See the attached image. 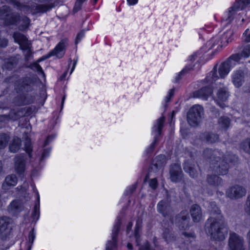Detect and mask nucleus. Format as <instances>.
I'll list each match as a JSON object with an SVG mask.
<instances>
[{
    "mask_svg": "<svg viewBox=\"0 0 250 250\" xmlns=\"http://www.w3.org/2000/svg\"><path fill=\"white\" fill-rule=\"evenodd\" d=\"M203 156L209 162V170L220 175H225L228 172L229 167L227 161L235 163L238 161L235 155L228 153L224 156L220 151L209 148L204 150Z\"/></svg>",
    "mask_w": 250,
    "mask_h": 250,
    "instance_id": "1",
    "label": "nucleus"
},
{
    "mask_svg": "<svg viewBox=\"0 0 250 250\" xmlns=\"http://www.w3.org/2000/svg\"><path fill=\"white\" fill-rule=\"evenodd\" d=\"M225 221L223 215L217 218L210 217L206 221L205 230L207 233L210 236L212 239L221 241L225 239L224 232Z\"/></svg>",
    "mask_w": 250,
    "mask_h": 250,
    "instance_id": "2",
    "label": "nucleus"
},
{
    "mask_svg": "<svg viewBox=\"0 0 250 250\" xmlns=\"http://www.w3.org/2000/svg\"><path fill=\"white\" fill-rule=\"evenodd\" d=\"M204 115V109L199 104L191 107L187 114V121L190 126H197L202 121Z\"/></svg>",
    "mask_w": 250,
    "mask_h": 250,
    "instance_id": "3",
    "label": "nucleus"
},
{
    "mask_svg": "<svg viewBox=\"0 0 250 250\" xmlns=\"http://www.w3.org/2000/svg\"><path fill=\"white\" fill-rule=\"evenodd\" d=\"M229 247L231 250H244V239L236 233H229Z\"/></svg>",
    "mask_w": 250,
    "mask_h": 250,
    "instance_id": "4",
    "label": "nucleus"
},
{
    "mask_svg": "<svg viewBox=\"0 0 250 250\" xmlns=\"http://www.w3.org/2000/svg\"><path fill=\"white\" fill-rule=\"evenodd\" d=\"M0 18L3 20L6 25H11L14 24L18 16L11 12L9 6L3 5L0 7Z\"/></svg>",
    "mask_w": 250,
    "mask_h": 250,
    "instance_id": "5",
    "label": "nucleus"
},
{
    "mask_svg": "<svg viewBox=\"0 0 250 250\" xmlns=\"http://www.w3.org/2000/svg\"><path fill=\"white\" fill-rule=\"evenodd\" d=\"M247 190L242 186L235 185L229 187L226 192V196L232 200H237L245 196Z\"/></svg>",
    "mask_w": 250,
    "mask_h": 250,
    "instance_id": "6",
    "label": "nucleus"
},
{
    "mask_svg": "<svg viewBox=\"0 0 250 250\" xmlns=\"http://www.w3.org/2000/svg\"><path fill=\"white\" fill-rule=\"evenodd\" d=\"M165 118L164 116L160 117L156 121V124L153 126L152 131L154 133V140L147 149L148 153H151L156 146L158 141V137L161 134L162 129L164 126Z\"/></svg>",
    "mask_w": 250,
    "mask_h": 250,
    "instance_id": "7",
    "label": "nucleus"
},
{
    "mask_svg": "<svg viewBox=\"0 0 250 250\" xmlns=\"http://www.w3.org/2000/svg\"><path fill=\"white\" fill-rule=\"evenodd\" d=\"M250 3V0H239L232 6L230 7L228 13V17L226 19L227 21H228V23H230L232 21V16L235 15L236 12L243 10Z\"/></svg>",
    "mask_w": 250,
    "mask_h": 250,
    "instance_id": "8",
    "label": "nucleus"
},
{
    "mask_svg": "<svg viewBox=\"0 0 250 250\" xmlns=\"http://www.w3.org/2000/svg\"><path fill=\"white\" fill-rule=\"evenodd\" d=\"M11 220L9 217H0V236L1 238H5L9 234L11 229Z\"/></svg>",
    "mask_w": 250,
    "mask_h": 250,
    "instance_id": "9",
    "label": "nucleus"
},
{
    "mask_svg": "<svg viewBox=\"0 0 250 250\" xmlns=\"http://www.w3.org/2000/svg\"><path fill=\"white\" fill-rule=\"evenodd\" d=\"M166 164V158L164 155H160L157 156L152 162L149 169L148 176L150 175L152 172H156L159 169L162 168Z\"/></svg>",
    "mask_w": 250,
    "mask_h": 250,
    "instance_id": "10",
    "label": "nucleus"
},
{
    "mask_svg": "<svg viewBox=\"0 0 250 250\" xmlns=\"http://www.w3.org/2000/svg\"><path fill=\"white\" fill-rule=\"evenodd\" d=\"M176 221L179 228L181 229H187L189 227L190 218L187 210L181 211L177 216Z\"/></svg>",
    "mask_w": 250,
    "mask_h": 250,
    "instance_id": "11",
    "label": "nucleus"
},
{
    "mask_svg": "<svg viewBox=\"0 0 250 250\" xmlns=\"http://www.w3.org/2000/svg\"><path fill=\"white\" fill-rule=\"evenodd\" d=\"M121 224V219L118 218L117 221L114 226L112 233V241H108L106 244L105 250H112L116 245L117 237Z\"/></svg>",
    "mask_w": 250,
    "mask_h": 250,
    "instance_id": "12",
    "label": "nucleus"
},
{
    "mask_svg": "<svg viewBox=\"0 0 250 250\" xmlns=\"http://www.w3.org/2000/svg\"><path fill=\"white\" fill-rule=\"evenodd\" d=\"M169 173L170 180L173 182H178L183 178V173L180 166L178 164H174L171 165Z\"/></svg>",
    "mask_w": 250,
    "mask_h": 250,
    "instance_id": "13",
    "label": "nucleus"
},
{
    "mask_svg": "<svg viewBox=\"0 0 250 250\" xmlns=\"http://www.w3.org/2000/svg\"><path fill=\"white\" fill-rule=\"evenodd\" d=\"M67 43L66 39L62 40L56 46L54 50L50 52L49 57L56 56L58 58H62L65 53V48Z\"/></svg>",
    "mask_w": 250,
    "mask_h": 250,
    "instance_id": "14",
    "label": "nucleus"
},
{
    "mask_svg": "<svg viewBox=\"0 0 250 250\" xmlns=\"http://www.w3.org/2000/svg\"><path fill=\"white\" fill-rule=\"evenodd\" d=\"M13 37L16 42L20 45L21 49L28 48L31 45L30 42L27 40V38L20 32H16L13 34Z\"/></svg>",
    "mask_w": 250,
    "mask_h": 250,
    "instance_id": "15",
    "label": "nucleus"
},
{
    "mask_svg": "<svg viewBox=\"0 0 250 250\" xmlns=\"http://www.w3.org/2000/svg\"><path fill=\"white\" fill-rule=\"evenodd\" d=\"M183 169L184 171L188 173L189 176L193 178H197L199 172L196 169L195 165L191 161L187 160L183 165Z\"/></svg>",
    "mask_w": 250,
    "mask_h": 250,
    "instance_id": "16",
    "label": "nucleus"
},
{
    "mask_svg": "<svg viewBox=\"0 0 250 250\" xmlns=\"http://www.w3.org/2000/svg\"><path fill=\"white\" fill-rule=\"evenodd\" d=\"M158 211L164 216H169L172 212L169 202L167 200H162L157 205Z\"/></svg>",
    "mask_w": 250,
    "mask_h": 250,
    "instance_id": "17",
    "label": "nucleus"
},
{
    "mask_svg": "<svg viewBox=\"0 0 250 250\" xmlns=\"http://www.w3.org/2000/svg\"><path fill=\"white\" fill-rule=\"evenodd\" d=\"M27 112L25 108H20L17 109H13L10 111L8 115H3L6 120L11 119L17 120L19 118L24 116Z\"/></svg>",
    "mask_w": 250,
    "mask_h": 250,
    "instance_id": "18",
    "label": "nucleus"
},
{
    "mask_svg": "<svg viewBox=\"0 0 250 250\" xmlns=\"http://www.w3.org/2000/svg\"><path fill=\"white\" fill-rule=\"evenodd\" d=\"M245 73L242 70H237L232 75V82L236 87L241 86L244 82Z\"/></svg>",
    "mask_w": 250,
    "mask_h": 250,
    "instance_id": "19",
    "label": "nucleus"
},
{
    "mask_svg": "<svg viewBox=\"0 0 250 250\" xmlns=\"http://www.w3.org/2000/svg\"><path fill=\"white\" fill-rule=\"evenodd\" d=\"M25 154H22L15 158V169L20 175H21L25 169Z\"/></svg>",
    "mask_w": 250,
    "mask_h": 250,
    "instance_id": "20",
    "label": "nucleus"
},
{
    "mask_svg": "<svg viewBox=\"0 0 250 250\" xmlns=\"http://www.w3.org/2000/svg\"><path fill=\"white\" fill-rule=\"evenodd\" d=\"M190 215L194 222H199L202 219L203 214L201 207L196 204L191 207L190 209Z\"/></svg>",
    "mask_w": 250,
    "mask_h": 250,
    "instance_id": "21",
    "label": "nucleus"
},
{
    "mask_svg": "<svg viewBox=\"0 0 250 250\" xmlns=\"http://www.w3.org/2000/svg\"><path fill=\"white\" fill-rule=\"evenodd\" d=\"M162 236L166 242L168 244L175 242L177 239L176 235L170 228H164Z\"/></svg>",
    "mask_w": 250,
    "mask_h": 250,
    "instance_id": "22",
    "label": "nucleus"
},
{
    "mask_svg": "<svg viewBox=\"0 0 250 250\" xmlns=\"http://www.w3.org/2000/svg\"><path fill=\"white\" fill-rule=\"evenodd\" d=\"M229 96V92L226 88H220L217 92L218 100H215L216 103L221 108H223L225 107V104L223 103H220L218 100L222 102H225L227 100Z\"/></svg>",
    "mask_w": 250,
    "mask_h": 250,
    "instance_id": "23",
    "label": "nucleus"
},
{
    "mask_svg": "<svg viewBox=\"0 0 250 250\" xmlns=\"http://www.w3.org/2000/svg\"><path fill=\"white\" fill-rule=\"evenodd\" d=\"M7 209L10 213L15 214L23 209V204L20 200H14L9 205Z\"/></svg>",
    "mask_w": 250,
    "mask_h": 250,
    "instance_id": "24",
    "label": "nucleus"
},
{
    "mask_svg": "<svg viewBox=\"0 0 250 250\" xmlns=\"http://www.w3.org/2000/svg\"><path fill=\"white\" fill-rule=\"evenodd\" d=\"M212 93V89L211 87H205L195 91L193 93V97L207 100Z\"/></svg>",
    "mask_w": 250,
    "mask_h": 250,
    "instance_id": "25",
    "label": "nucleus"
},
{
    "mask_svg": "<svg viewBox=\"0 0 250 250\" xmlns=\"http://www.w3.org/2000/svg\"><path fill=\"white\" fill-rule=\"evenodd\" d=\"M207 181L209 185L215 187L222 186L223 184V179L216 175H208Z\"/></svg>",
    "mask_w": 250,
    "mask_h": 250,
    "instance_id": "26",
    "label": "nucleus"
},
{
    "mask_svg": "<svg viewBox=\"0 0 250 250\" xmlns=\"http://www.w3.org/2000/svg\"><path fill=\"white\" fill-rule=\"evenodd\" d=\"M230 66L231 65L229 64V62L226 61L221 63L218 69L220 78H224L229 74Z\"/></svg>",
    "mask_w": 250,
    "mask_h": 250,
    "instance_id": "27",
    "label": "nucleus"
},
{
    "mask_svg": "<svg viewBox=\"0 0 250 250\" xmlns=\"http://www.w3.org/2000/svg\"><path fill=\"white\" fill-rule=\"evenodd\" d=\"M15 14V13H14ZM18 16V18L16 22L14 23L16 24L18 21H19L20 25L19 26V30L21 31H24L26 30L29 26L30 23V20L27 17H22L21 18H20L19 15L16 14ZM14 25V24H13Z\"/></svg>",
    "mask_w": 250,
    "mask_h": 250,
    "instance_id": "28",
    "label": "nucleus"
},
{
    "mask_svg": "<svg viewBox=\"0 0 250 250\" xmlns=\"http://www.w3.org/2000/svg\"><path fill=\"white\" fill-rule=\"evenodd\" d=\"M142 221L141 220L138 219L136 221L135 229L134 231V236L135 238V242L137 246H139L141 242L140 238V230L142 228Z\"/></svg>",
    "mask_w": 250,
    "mask_h": 250,
    "instance_id": "29",
    "label": "nucleus"
},
{
    "mask_svg": "<svg viewBox=\"0 0 250 250\" xmlns=\"http://www.w3.org/2000/svg\"><path fill=\"white\" fill-rule=\"evenodd\" d=\"M21 146V140L17 137H15L12 140V143L9 145V150L13 153L17 152Z\"/></svg>",
    "mask_w": 250,
    "mask_h": 250,
    "instance_id": "30",
    "label": "nucleus"
},
{
    "mask_svg": "<svg viewBox=\"0 0 250 250\" xmlns=\"http://www.w3.org/2000/svg\"><path fill=\"white\" fill-rule=\"evenodd\" d=\"M208 210L210 212V217H215L217 218L219 215H222L221 213V210L214 202L209 203Z\"/></svg>",
    "mask_w": 250,
    "mask_h": 250,
    "instance_id": "31",
    "label": "nucleus"
},
{
    "mask_svg": "<svg viewBox=\"0 0 250 250\" xmlns=\"http://www.w3.org/2000/svg\"><path fill=\"white\" fill-rule=\"evenodd\" d=\"M17 61L15 58H10L5 60L2 65L3 69L11 70L16 65Z\"/></svg>",
    "mask_w": 250,
    "mask_h": 250,
    "instance_id": "32",
    "label": "nucleus"
},
{
    "mask_svg": "<svg viewBox=\"0 0 250 250\" xmlns=\"http://www.w3.org/2000/svg\"><path fill=\"white\" fill-rule=\"evenodd\" d=\"M10 137L7 134L1 133H0V149L5 148L10 140Z\"/></svg>",
    "mask_w": 250,
    "mask_h": 250,
    "instance_id": "33",
    "label": "nucleus"
},
{
    "mask_svg": "<svg viewBox=\"0 0 250 250\" xmlns=\"http://www.w3.org/2000/svg\"><path fill=\"white\" fill-rule=\"evenodd\" d=\"M218 124L220 127L227 129L230 125V120L228 117H221L218 120Z\"/></svg>",
    "mask_w": 250,
    "mask_h": 250,
    "instance_id": "34",
    "label": "nucleus"
},
{
    "mask_svg": "<svg viewBox=\"0 0 250 250\" xmlns=\"http://www.w3.org/2000/svg\"><path fill=\"white\" fill-rule=\"evenodd\" d=\"M218 78L217 75L216 67L215 66L209 73L207 75L206 81L208 83H212L213 82L216 81Z\"/></svg>",
    "mask_w": 250,
    "mask_h": 250,
    "instance_id": "35",
    "label": "nucleus"
},
{
    "mask_svg": "<svg viewBox=\"0 0 250 250\" xmlns=\"http://www.w3.org/2000/svg\"><path fill=\"white\" fill-rule=\"evenodd\" d=\"M32 83V80L28 77L24 78L23 80L19 82V84L21 85L20 89L21 90L27 91L28 90V86H29Z\"/></svg>",
    "mask_w": 250,
    "mask_h": 250,
    "instance_id": "36",
    "label": "nucleus"
},
{
    "mask_svg": "<svg viewBox=\"0 0 250 250\" xmlns=\"http://www.w3.org/2000/svg\"><path fill=\"white\" fill-rule=\"evenodd\" d=\"M43 60L42 59H39L37 62H34L29 65L28 67L33 70L34 71H37L39 74H42L43 77H44L45 74L41 67V66L38 64V62Z\"/></svg>",
    "mask_w": 250,
    "mask_h": 250,
    "instance_id": "37",
    "label": "nucleus"
},
{
    "mask_svg": "<svg viewBox=\"0 0 250 250\" xmlns=\"http://www.w3.org/2000/svg\"><path fill=\"white\" fill-rule=\"evenodd\" d=\"M240 148L245 152L250 154V138H247L241 142Z\"/></svg>",
    "mask_w": 250,
    "mask_h": 250,
    "instance_id": "38",
    "label": "nucleus"
},
{
    "mask_svg": "<svg viewBox=\"0 0 250 250\" xmlns=\"http://www.w3.org/2000/svg\"><path fill=\"white\" fill-rule=\"evenodd\" d=\"M233 34V32L231 30H228L224 33L222 36V40H225V41L223 42V45H226L229 42H231L233 40V39L232 38Z\"/></svg>",
    "mask_w": 250,
    "mask_h": 250,
    "instance_id": "39",
    "label": "nucleus"
},
{
    "mask_svg": "<svg viewBox=\"0 0 250 250\" xmlns=\"http://www.w3.org/2000/svg\"><path fill=\"white\" fill-rule=\"evenodd\" d=\"M205 138L207 143H213L218 141L219 137L217 134L212 133H207L205 134Z\"/></svg>",
    "mask_w": 250,
    "mask_h": 250,
    "instance_id": "40",
    "label": "nucleus"
},
{
    "mask_svg": "<svg viewBox=\"0 0 250 250\" xmlns=\"http://www.w3.org/2000/svg\"><path fill=\"white\" fill-rule=\"evenodd\" d=\"M17 182V178L15 175H10L6 176L5 179V184L8 186H15Z\"/></svg>",
    "mask_w": 250,
    "mask_h": 250,
    "instance_id": "41",
    "label": "nucleus"
},
{
    "mask_svg": "<svg viewBox=\"0 0 250 250\" xmlns=\"http://www.w3.org/2000/svg\"><path fill=\"white\" fill-rule=\"evenodd\" d=\"M40 198L39 195H38V201L35 205L33 212L32 213V217L34 220H38L40 215Z\"/></svg>",
    "mask_w": 250,
    "mask_h": 250,
    "instance_id": "42",
    "label": "nucleus"
},
{
    "mask_svg": "<svg viewBox=\"0 0 250 250\" xmlns=\"http://www.w3.org/2000/svg\"><path fill=\"white\" fill-rule=\"evenodd\" d=\"M25 150L28 154L29 157H31V153L32 150L30 139L26 137L24 142Z\"/></svg>",
    "mask_w": 250,
    "mask_h": 250,
    "instance_id": "43",
    "label": "nucleus"
},
{
    "mask_svg": "<svg viewBox=\"0 0 250 250\" xmlns=\"http://www.w3.org/2000/svg\"><path fill=\"white\" fill-rule=\"evenodd\" d=\"M31 44L29 45L28 48L21 49L23 51L25 60L28 61L32 57V52L31 50Z\"/></svg>",
    "mask_w": 250,
    "mask_h": 250,
    "instance_id": "44",
    "label": "nucleus"
},
{
    "mask_svg": "<svg viewBox=\"0 0 250 250\" xmlns=\"http://www.w3.org/2000/svg\"><path fill=\"white\" fill-rule=\"evenodd\" d=\"M241 55L244 58H248L250 56V44H247L243 47Z\"/></svg>",
    "mask_w": 250,
    "mask_h": 250,
    "instance_id": "45",
    "label": "nucleus"
},
{
    "mask_svg": "<svg viewBox=\"0 0 250 250\" xmlns=\"http://www.w3.org/2000/svg\"><path fill=\"white\" fill-rule=\"evenodd\" d=\"M244 210L247 214L250 215V195H249L247 198L244 206Z\"/></svg>",
    "mask_w": 250,
    "mask_h": 250,
    "instance_id": "46",
    "label": "nucleus"
},
{
    "mask_svg": "<svg viewBox=\"0 0 250 250\" xmlns=\"http://www.w3.org/2000/svg\"><path fill=\"white\" fill-rule=\"evenodd\" d=\"M35 238V233L34 232V229H32V230L30 231L29 233V243H30V245L29 246L28 250H30L32 244L33 243L34 240Z\"/></svg>",
    "mask_w": 250,
    "mask_h": 250,
    "instance_id": "47",
    "label": "nucleus"
},
{
    "mask_svg": "<svg viewBox=\"0 0 250 250\" xmlns=\"http://www.w3.org/2000/svg\"><path fill=\"white\" fill-rule=\"evenodd\" d=\"M242 57L241 56V54H234L231 55L227 61V62H229V64L231 65V61L237 62L239 61Z\"/></svg>",
    "mask_w": 250,
    "mask_h": 250,
    "instance_id": "48",
    "label": "nucleus"
},
{
    "mask_svg": "<svg viewBox=\"0 0 250 250\" xmlns=\"http://www.w3.org/2000/svg\"><path fill=\"white\" fill-rule=\"evenodd\" d=\"M86 0H77L75 2V4L74 7V11L77 12L81 9L82 3Z\"/></svg>",
    "mask_w": 250,
    "mask_h": 250,
    "instance_id": "49",
    "label": "nucleus"
},
{
    "mask_svg": "<svg viewBox=\"0 0 250 250\" xmlns=\"http://www.w3.org/2000/svg\"><path fill=\"white\" fill-rule=\"evenodd\" d=\"M149 185L152 189H156L158 185L157 179L155 178L151 179L149 182Z\"/></svg>",
    "mask_w": 250,
    "mask_h": 250,
    "instance_id": "50",
    "label": "nucleus"
},
{
    "mask_svg": "<svg viewBox=\"0 0 250 250\" xmlns=\"http://www.w3.org/2000/svg\"><path fill=\"white\" fill-rule=\"evenodd\" d=\"M139 250H154L150 248L149 244L148 242H146L144 245L139 248Z\"/></svg>",
    "mask_w": 250,
    "mask_h": 250,
    "instance_id": "51",
    "label": "nucleus"
},
{
    "mask_svg": "<svg viewBox=\"0 0 250 250\" xmlns=\"http://www.w3.org/2000/svg\"><path fill=\"white\" fill-rule=\"evenodd\" d=\"M84 36V31H82L80 33H79L77 36L75 43L77 44L79 41L81 40V39Z\"/></svg>",
    "mask_w": 250,
    "mask_h": 250,
    "instance_id": "52",
    "label": "nucleus"
},
{
    "mask_svg": "<svg viewBox=\"0 0 250 250\" xmlns=\"http://www.w3.org/2000/svg\"><path fill=\"white\" fill-rule=\"evenodd\" d=\"M8 41L6 39L0 38V47H4L6 46Z\"/></svg>",
    "mask_w": 250,
    "mask_h": 250,
    "instance_id": "53",
    "label": "nucleus"
},
{
    "mask_svg": "<svg viewBox=\"0 0 250 250\" xmlns=\"http://www.w3.org/2000/svg\"><path fill=\"white\" fill-rule=\"evenodd\" d=\"M187 68L183 69L178 74V76L176 77L175 78V81L176 82H178L179 80L180 79V78L181 76H182L183 74H184L186 72H187Z\"/></svg>",
    "mask_w": 250,
    "mask_h": 250,
    "instance_id": "54",
    "label": "nucleus"
},
{
    "mask_svg": "<svg viewBox=\"0 0 250 250\" xmlns=\"http://www.w3.org/2000/svg\"><path fill=\"white\" fill-rule=\"evenodd\" d=\"M34 99L27 100L25 98L24 100L19 104L20 105L28 104L33 102Z\"/></svg>",
    "mask_w": 250,
    "mask_h": 250,
    "instance_id": "55",
    "label": "nucleus"
},
{
    "mask_svg": "<svg viewBox=\"0 0 250 250\" xmlns=\"http://www.w3.org/2000/svg\"><path fill=\"white\" fill-rule=\"evenodd\" d=\"M50 149H45L43 150V152L42 154V160L44 158H45L46 157H47L48 155H49V153H50Z\"/></svg>",
    "mask_w": 250,
    "mask_h": 250,
    "instance_id": "56",
    "label": "nucleus"
},
{
    "mask_svg": "<svg viewBox=\"0 0 250 250\" xmlns=\"http://www.w3.org/2000/svg\"><path fill=\"white\" fill-rule=\"evenodd\" d=\"M17 77L15 76H13L12 77H10L9 78H7L5 79V82L7 83H13L15 82L16 79H17Z\"/></svg>",
    "mask_w": 250,
    "mask_h": 250,
    "instance_id": "57",
    "label": "nucleus"
},
{
    "mask_svg": "<svg viewBox=\"0 0 250 250\" xmlns=\"http://www.w3.org/2000/svg\"><path fill=\"white\" fill-rule=\"evenodd\" d=\"M174 94V89H171L170 90L169 92L168 93V95L166 97V102H168L170 98Z\"/></svg>",
    "mask_w": 250,
    "mask_h": 250,
    "instance_id": "58",
    "label": "nucleus"
},
{
    "mask_svg": "<svg viewBox=\"0 0 250 250\" xmlns=\"http://www.w3.org/2000/svg\"><path fill=\"white\" fill-rule=\"evenodd\" d=\"M248 30V29L246 30L243 34L245 36L244 41L246 42H250V34L249 35L246 36V33H247Z\"/></svg>",
    "mask_w": 250,
    "mask_h": 250,
    "instance_id": "59",
    "label": "nucleus"
},
{
    "mask_svg": "<svg viewBox=\"0 0 250 250\" xmlns=\"http://www.w3.org/2000/svg\"><path fill=\"white\" fill-rule=\"evenodd\" d=\"M247 239L248 243L249 250H250V230L247 233Z\"/></svg>",
    "mask_w": 250,
    "mask_h": 250,
    "instance_id": "60",
    "label": "nucleus"
},
{
    "mask_svg": "<svg viewBox=\"0 0 250 250\" xmlns=\"http://www.w3.org/2000/svg\"><path fill=\"white\" fill-rule=\"evenodd\" d=\"M129 5H132L136 4L138 2V0H127Z\"/></svg>",
    "mask_w": 250,
    "mask_h": 250,
    "instance_id": "61",
    "label": "nucleus"
},
{
    "mask_svg": "<svg viewBox=\"0 0 250 250\" xmlns=\"http://www.w3.org/2000/svg\"><path fill=\"white\" fill-rule=\"evenodd\" d=\"M132 226V223L131 222H129L127 227L126 232L127 233H128L129 231H130L131 230Z\"/></svg>",
    "mask_w": 250,
    "mask_h": 250,
    "instance_id": "62",
    "label": "nucleus"
},
{
    "mask_svg": "<svg viewBox=\"0 0 250 250\" xmlns=\"http://www.w3.org/2000/svg\"><path fill=\"white\" fill-rule=\"evenodd\" d=\"M76 63H77V60L74 61L73 66H72L71 71H70V74H71L72 73V72L73 71V70H74L75 66L76 65Z\"/></svg>",
    "mask_w": 250,
    "mask_h": 250,
    "instance_id": "63",
    "label": "nucleus"
},
{
    "mask_svg": "<svg viewBox=\"0 0 250 250\" xmlns=\"http://www.w3.org/2000/svg\"><path fill=\"white\" fill-rule=\"evenodd\" d=\"M127 247L130 250H132L133 249V246L131 243H128L127 245Z\"/></svg>",
    "mask_w": 250,
    "mask_h": 250,
    "instance_id": "64",
    "label": "nucleus"
}]
</instances>
